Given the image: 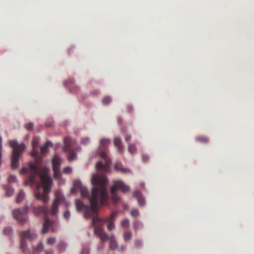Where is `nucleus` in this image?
Wrapping results in <instances>:
<instances>
[{"instance_id": "f257e3e1", "label": "nucleus", "mask_w": 254, "mask_h": 254, "mask_svg": "<svg viewBox=\"0 0 254 254\" xmlns=\"http://www.w3.org/2000/svg\"><path fill=\"white\" fill-rule=\"evenodd\" d=\"M93 188L91 195H89L87 189L83 186L79 181H75L73 183L74 189L71 191L73 192L74 190H79L82 197L88 198L91 206L84 204L80 200L75 201V205L77 211H84V218L86 219L92 218V225L96 228H101L105 223H107V229L111 231L115 228V225L113 221L117 216V212H113L108 217L101 219L97 216V207L99 205H104L107 204L109 194L106 188L108 182L107 178L104 176L98 174L93 175L91 180Z\"/></svg>"}, {"instance_id": "f03ea898", "label": "nucleus", "mask_w": 254, "mask_h": 254, "mask_svg": "<svg viewBox=\"0 0 254 254\" xmlns=\"http://www.w3.org/2000/svg\"><path fill=\"white\" fill-rule=\"evenodd\" d=\"M50 171V168L45 167L40 171L36 164L30 162L28 168H22L20 173L21 174L28 173L29 176L25 184L26 186L35 185L37 189L35 197L37 199H41L44 203L49 200L48 193L50 191L52 184V179L47 174Z\"/></svg>"}, {"instance_id": "7ed1b4c3", "label": "nucleus", "mask_w": 254, "mask_h": 254, "mask_svg": "<svg viewBox=\"0 0 254 254\" xmlns=\"http://www.w3.org/2000/svg\"><path fill=\"white\" fill-rule=\"evenodd\" d=\"M110 142V140L107 138H101L100 141V146L99 154L102 161L98 162L96 164V167L98 170L104 173H107L109 171V165L111 163V160L108 158L105 152L106 147Z\"/></svg>"}, {"instance_id": "20e7f679", "label": "nucleus", "mask_w": 254, "mask_h": 254, "mask_svg": "<svg viewBox=\"0 0 254 254\" xmlns=\"http://www.w3.org/2000/svg\"><path fill=\"white\" fill-rule=\"evenodd\" d=\"M10 146L13 148L11 167L12 169H16L18 167V161L20 154L25 148L24 143L18 144L16 141L9 142Z\"/></svg>"}, {"instance_id": "39448f33", "label": "nucleus", "mask_w": 254, "mask_h": 254, "mask_svg": "<svg viewBox=\"0 0 254 254\" xmlns=\"http://www.w3.org/2000/svg\"><path fill=\"white\" fill-rule=\"evenodd\" d=\"M117 190H121L124 192H126L129 190V188L128 186H126L122 181H114L113 185L111 187V197L114 203L118 202L120 199V197L117 195Z\"/></svg>"}, {"instance_id": "423d86ee", "label": "nucleus", "mask_w": 254, "mask_h": 254, "mask_svg": "<svg viewBox=\"0 0 254 254\" xmlns=\"http://www.w3.org/2000/svg\"><path fill=\"white\" fill-rule=\"evenodd\" d=\"M95 234L99 237L102 242L106 241L108 240L110 242V249L114 250L117 248V244L113 235L109 236L105 233L101 228H96L95 230Z\"/></svg>"}, {"instance_id": "0eeeda50", "label": "nucleus", "mask_w": 254, "mask_h": 254, "mask_svg": "<svg viewBox=\"0 0 254 254\" xmlns=\"http://www.w3.org/2000/svg\"><path fill=\"white\" fill-rule=\"evenodd\" d=\"M21 238L20 248L23 252H25L26 243V240H33L35 239L37 236L34 233H30L28 230L21 232L20 233Z\"/></svg>"}, {"instance_id": "6e6552de", "label": "nucleus", "mask_w": 254, "mask_h": 254, "mask_svg": "<svg viewBox=\"0 0 254 254\" xmlns=\"http://www.w3.org/2000/svg\"><path fill=\"white\" fill-rule=\"evenodd\" d=\"M28 212V207L27 206L21 209H15L13 211L12 214L13 217L21 224L24 223L26 220V214Z\"/></svg>"}, {"instance_id": "1a4fd4ad", "label": "nucleus", "mask_w": 254, "mask_h": 254, "mask_svg": "<svg viewBox=\"0 0 254 254\" xmlns=\"http://www.w3.org/2000/svg\"><path fill=\"white\" fill-rule=\"evenodd\" d=\"M61 162V159L58 155H55L53 157L52 160V169L54 172V177L56 179H60L61 176L60 171Z\"/></svg>"}, {"instance_id": "9d476101", "label": "nucleus", "mask_w": 254, "mask_h": 254, "mask_svg": "<svg viewBox=\"0 0 254 254\" xmlns=\"http://www.w3.org/2000/svg\"><path fill=\"white\" fill-rule=\"evenodd\" d=\"M64 150L65 151L69 152L68 160L69 161H72L76 157L75 152L71 150V145L72 144V141L71 138L69 137H66L64 139Z\"/></svg>"}, {"instance_id": "9b49d317", "label": "nucleus", "mask_w": 254, "mask_h": 254, "mask_svg": "<svg viewBox=\"0 0 254 254\" xmlns=\"http://www.w3.org/2000/svg\"><path fill=\"white\" fill-rule=\"evenodd\" d=\"M33 213L35 215L42 214L46 217L49 214L50 211L47 207L41 206L34 207L33 209Z\"/></svg>"}, {"instance_id": "f8f14e48", "label": "nucleus", "mask_w": 254, "mask_h": 254, "mask_svg": "<svg viewBox=\"0 0 254 254\" xmlns=\"http://www.w3.org/2000/svg\"><path fill=\"white\" fill-rule=\"evenodd\" d=\"M63 198L57 196L54 200L50 213L53 215H55L58 211V207L62 201Z\"/></svg>"}, {"instance_id": "ddd939ff", "label": "nucleus", "mask_w": 254, "mask_h": 254, "mask_svg": "<svg viewBox=\"0 0 254 254\" xmlns=\"http://www.w3.org/2000/svg\"><path fill=\"white\" fill-rule=\"evenodd\" d=\"M53 222L50 220L48 218L45 219L43 224V229L42 230V233L45 234L50 229L52 230V232H54V229L53 228Z\"/></svg>"}, {"instance_id": "4468645a", "label": "nucleus", "mask_w": 254, "mask_h": 254, "mask_svg": "<svg viewBox=\"0 0 254 254\" xmlns=\"http://www.w3.org/2000/svg\"><path fill=\"white\" fill-rule=\"evenodd\" d=\"M133 196L135 197L140 206H143L145 204L144 198L141 196V192L138 190H135L133 193Z\"/></svg>"}, {"instance_id": "2eb2a0df", "label": "nucleus", "mask_w": 254, "mask_h": 254, "mask_svg": "<svg viewBox=\"0 0 254 254\" xmlns=\"http://www.w3.org/2000/svg\"><path fill=\"white\" fill-rule=\"evenodd\" d=\"M38 143V138H35L33 139L32 142V151L31 152V155L33 157H36L38 155V151L37 150Z\"/></svg>"}, {"instance_id": "dca6fc26", "label": "nucleus", "mask_w": 254, "mask_h": 254, "mask_svg": "<svg viewBox=\"0 0 254 254\" xmlns=\"http://www.w3.org/2000/svg\"><path fill=\"white\" fill-rule=\"evenodd\" d=\"M115 169L123 174H127L130 173V170L127 168H124L120 163H117L115 164Z\"/></svg>"}, {"instance_id": "f3484780", "label": "nucleus", "mask_w": 254, "mask_h": 254, "mask_svg": "<svg viewBox=\"0 0 254 254\" xmlns=\"http://www.w3.org/2000/svg\"><path fill=\"white\" fill-rule=\"evenodd\" d=\"M114 144L115 147L118 148L119 151L123 152L124 146L122 145V140L119 137H115L114 140Z\"/></svg>"}, {"instance_id": "a211bd4d", "label": "nucleus", "mask_w": 254, "mask_h": 254, "mask_svg": "<svg viewBox=\"0 0 254 254\" xmlns=\"http://www.w3.org/2000/svg\"><path fill=\"white\" fill-rule=\"evenodd\" d=\"M53 145L52 143L50 141H48L46 143L40 148V151L41 154H44L48 151V148L50 146H52Z\"/></svg>"}, {"instance_id": "6ab92c4d", "label": "nucleus", "mask_w": 254, "mask_h": 254, "mask_svg": "<svg viewBox=\"0 0 254 254\" xmlns=\"http://www.w3.org/2000/svg\"><path fill=\"white\" fill-rule=\"evenodd\" d=\"M5 190L6 191L5 194L7 196H11L14 192V189L9 186H6L5 188Z\"/></svg>"}, {"instance_id": "aec40b11", "label": "nucleus", "mask_w": 254, "mask_h": 254, "mask_svg": "<svg viewBox=\"0 0 254 254\" xmlns=\"http://www.w3.org/2000/svg\"><path fill=\"white\" fill-rule=\"evenodd\" d=\"M66 245L65 243L63 241H61L58 244V248L60 252H62L65 251L66 248Z\"/></svg>"}, {"instance_id": "412c9836", "label": "nucleus", "mask_w": 254, "mask_h": 254, "mask_svg": "<svg viewBox=\"0 0 254 254\" xmlns=\"http://www.w3.org/2000/svg\"><path fill=\"white\" fill-rule=\"evenodd\" d=\"M136 148L135 145L133 143L129 144L128 146V151L130 154H134L136 152Z\"/></svg>"}, {"instance_id": "4be33fe9", "label": "nucleus", "mask_w": 254, "mask_h": 254, "mask_svg": "<svg viewBox=\"0 0 254 254\" xmlns=\"http://www.w3.org/2000/svg\"><path fill=\"white\" fill-rule=\"evenodd\" d=\"M24 197V193L22 190L19 191L18 195L16 197V201L17 203H19L23 199Z\"/></svg>"}, {"instance_id": "5701e85b", "label": "nucleus", "mask_w": 254, "mask_h": 254, "mask_svg": "<svg viewBox=\"0 0 254 254\" xmlns=\"http://www.w3.org/2000/svg\"><path fill=\"white\" fill-rule=\"evenodd\" d=\"M196 140L202 143H206L208 141V139L207 137L204 136H198L196 137Z\"/></svg>"}, {"instance_id": "b1692460", "label": "nucleus", "mask_w": 254, "mask_h": 254, "mask_svg": "<svg viewBox=\"0 0 254 254\" xmlns=\"http://www.w3.org/2000/svg\"><path fill=\"white\" fill-rule=\"evenodd\" d=\"M133 226L135 230L141 229L143 226V224L139 221L134 222L133 224Z\"/></svg>"}, {"instance_id": "393cba45", "label": "nucleus", "mask_w": 254, "mask_h": 254, "mask_svg": "<svg viewBox=\"0 0 254 254\" xmlns=\"http://www.w3.org/2000/svg\"><path fill=\"white\" fill-rule=\"evenodd\" d=\"M132 237V234L129 231H127L124 234V239L125 241H127L129 240Z\"/></svg>"}, {"instance_id": "a878e982", "label": "nucleus", "mask_w": 254, "mask_h": 254, "mask_svg": "<svg viewBox=\"0 0 254 254\" xmlns=\"http://www.w3.org/2000/svg\"><path fill=\"white\" fill-rule=\"evenodd\" d=\"M129 221L127 219H125L121 222V225L123 228H127L128 227Z\"/></svg>"}, {"instance_id": "bb28decb", "label": "nucleus", "mask_w": 254, "mask_h": 254, "mask_svg": "<svg viewBox=\"0 0 254 254\" xmlns=\"http://www.w3.org/2000/svg\"><path fill=\"white\" fill-rule=\"evenodd\" d=\"M130 214L133 217H137L139 216V212L137 209H132L130 210Z\"/></svg>"}, {"instance_id": "cd10ccee", "label": "nucleus", "mask_w": 254, "mask_h": 254, "mask_svg": "<svg viewBox=\"0 0 254 254\" xmlns=\"http://www.w3.org/2000/svg\"><path fill=\"white\" fill-rule=\"evenodd\" d=\"M56 241V239L55 237L49 238L47 240V244L48 245H52L54 244Z\"/></svg>"}, {"instance_id": "c85d7f7f", "label": "nucleus", "mask_w": 254, "mask_h": 254, "mask_svg": "<svg viewBox=\"0 0 254 254\" xmlns=\"http://www.w3.org/2000/svg\"><path fill=\"white\" fill-rule=\"evenodd\" d=\"M43 249V245L41 243L38 244V245L34 248L35 252L41 251Z\"/></svg>"}, {"instance_id": "c756f323", "label": "nucleus", "mask_w": 254, "mask_h": 254, "mask_svg": "<svg viewBox=\"0 0 254 254\" xmlns=\"http://www.w3.org/2000/svg\"><path fill=\"white\" fill-rule=\"evenodd\" d=\"M17 180L16 176L15 175H10L8 177V181L9 183L16 182Z\"/></svg>"}, {"instance_id": "7c9ffc66", "label": "nucleus", "mask_w": 254, "mask_h": 254, "mask_svg": "<svg viewBox=\"0 0 254 254\" xmlns=\"http://www.w3.org/2000/svg\"><path fill=\"white\" fill-rule=\"evenodd\" d=\"M134 245L135 248H139L142 246V242L141 240H136L134 242Z\"/></svg>"}, {"instance_id": "2f4dec72", "label": "nucleus", "mask_w": 254, "mask_h": 254, "mask_svg": "<svg viewBox=\"0 0 254 254\" xmlns=\"http://www.w3.org/2000/svg\"><path fill=\"white\" fill-rule=\"evenodd\" d=\"M71 172H72V169L71 167H65L63 170V172L64 173L66 174H70L71 173Z\"/></svg>"}, {"instance_id": "473e14b6", "label": "nucleus", "mask_w": 254, "mask_h": 254, "mask_svg": "<svg viewBox=\"0 0 254 254\" xmlns=\"http://www.w3.org/2000/svg\"><path fill=\"white\" fill-rule=\"evenodd\" d=\"M12 232V229L10 227H6L3 230V234L5 235H9Z\"/></svg>"}, {"instance_id": "72a5a7b5", "label": "nucleus", "mask_w": 254, "mask_h": 254, "mask_svg": "<svg viewBox=\"0 0 254 254\" xmlns=\"http://www.w3.org/2000/svg\"><path fill=\"white\" fill-rule=\"evenodd\" d=\"M111 101V98L109 96H106L104 97L103 102L105 104H108Z\"/></svg>"}, {"instance_id": "f704fd0d", "label": "nucleus", "mask_w": 254, "mask_h": 254, "mask_svg": "<svg viewBox=\"0 0 254 254\" xmlns=\"http://www.w3.org/2000/svg\"><path fill=\"white\" fill-rule=\"evenodd\" d=\"M33 127V124L32 123H29L25 125V128L28 130H31Z\"/></svg>"}, {"instance_id": "c9c22d12", "label": "nucleus", "mask_w": 254, "mask_h": 254, "mask_svg": "<svg viewBox=\"0 0 254 254\" xmlns=\"http://www.w3.org/2000/svg\"><path fill=\"white\" fill-rule=\"evenodd\" d=\"M70 216V212L68 210H65L64 213V217L67 219Z\"/></svg>"}, {"instance_id": "e433bc0d", "label": "nucleus", "mask_w": 254, "mask_h": 254, "mask_svg": "<svg viewBox=\"0 0 254 254\" xmlns=\"http://www.w3.org/2000/svg\"><path fill=\"white\" fill-rule=\"evenodd\" d=\"M90 250L89 248H83L82 250L81 254H89Z\"/></svg>"}, {"instance_id": "4c0bfd02", "label": "nucleus", "mask_w": 254, "mask_h": 254, "mask_svg": "<svg viewBox=\"0 0 254 254\" xmlns=\"http://www.w3.org/2000/svg\"><path fill=\"white\" fill-rule=\"evenodd\" d=\"M149 160V157L147 155L143 154L142 155V160L144 162H146L148 161Z\"/></svg>"}, {"instance_id": "58836bf2", "label": "nucleus", "mask_w": 254, "mask_h": 254, "mask_svg": "<svg viewBox=\"0 0 254 254\" xmlns=\"http://www.w3.org/2000/svg\"><path fill=\"white\" fill-rule=\"evenodd\" d=\"M89 142V139L88 138H83L81 140V143L83 144H86Z\"/></svg>"}, {"instance_id": "ea45409f", "label": "nucleus", "mask_w": 254, "mask_h": 254, "mask_svg": "<svg viewBox=\"0 0 254 254\" xmlns=\"http://www.w3.org/2000/svg\"><path fill=\"white\" fill-rule=\"evenodd\" d=\"M104 247V244L102 242H100L99 244V246L98 247V251H99L100 249H102Z\"/></svg>"}, {"instance_id": "a19ab883", "label": "nucleus", "mask_w": 254, "mask_h": 254, "mask_svg": "<svg viewBox=\"0 0 254 254\" xmlns=\"http://www.w3.org/2000/svg\"><path fill=\"white\" fill-rule=\"evenodd\" d=\"M131 138V135L130 134H127V135L125 137V139L126 141H128V140H129Z\"/></svg>"}, {"instance_id": "79ce46f5", "label": "nucleus", "mask_w": 254, "mask_h": 254, "mask_svg": "<svg viewBox=\"0 0 254 254\" xmlns=\"http://www.w3.org/2000/svg\"><path fill=\"white\" fill-rule=\"evenodd\" d=\"M126 249V247L124 246H122L119 248V250L121 252L124 251Z\"/></svg>"}, {"instance_id": "37998d69", "label": "nucleus", "mask_w": 254, "mask_h": 254, "mask_svg": "<svg viewBox=\"0 0 254 254\" xmlns=\"http://www.w3.org/2000/svg\"><path fill=\"white\" fill-rule=\"evenodd\" d=\"M52 252H51V253H49L48 252H46V254H52Z\"/></svg>"}]
</instances>
